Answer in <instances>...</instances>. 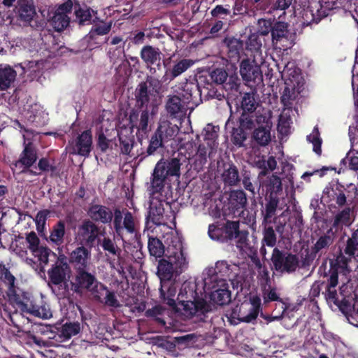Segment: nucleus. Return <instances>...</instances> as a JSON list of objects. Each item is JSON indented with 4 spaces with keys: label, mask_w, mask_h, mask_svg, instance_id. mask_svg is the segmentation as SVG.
Instances as JSON below:
<instances>
[{
    "label": "nucleus",
    "mask_w": 358,
    "mask_h": 358,
    "mask_svg": "<svg viewBox=\"0 0 358 358\" xmlns=\"http://www.w3.org/2000/svg\"><path fill=\"white\" fill-rule=\"evenodd\" d=\"M95 301H97L106 306L112 308L120 307V303L117 299L115 293L110 291L108 287L98 280L88 291Z\"/></svg>",
    "instance_id": "16"
},
{
    "label": "nucleus",
    "mask_w": 358,
    "mask_h": 358,
    "mask_svg": "<svg viewBox=\"0 0 358 358\" xmlns=\"http://www.w3.org/2000/svg\"><path fill=\"white\" fill-rule=\"evenodd\" d=\"M16 76V71L10 66L0 69V90H6L10 87Z\"/></svg>",
    "instance_id": "44"
},
{
    "label": "nucleus",
    "mask_w": 358,
    "mask_h": 358,
    "mask_svg": "<svg viewBox=\"0 0 358 358\" xmlns=\"http://www.w3.org/2000/svg\"><path fill=\"white\" fill-rule=\"evenodd\" d=\"M215 272L220 273L221 276L231 279L236 276L233 274L230 265L226 261L218 262L215 265Z\"/></svg>",
    "instance_id": "63"
},
{
    "label": "nucleus",
    "mask_w": 358,
    "mask_h": 358,
    "mask_svg": "<svg viewBox=\"0 0 358 358\" xmlns=\"http://www.w3.org/2000/svg\"><path fill=\"white\" fill-rule=\"evenodd\" d=\"M240 74L246 84L252 83L258 85L263 80L260 66L254 60L248 58L243 59L240 64Z\"/></svg>",
    "instance_id": "21"
},
{
    "label": "nucleus",
    "mask_w": 358,
    "mask_h": 358,
    "mask_svg": "<svg viewBox=\"0 0 358 358\" xmlns=\"http://www.w3.org/2000/svg\"><path fill=\"white\" fill-rule=\"evenodd\" d=\"M111 24L102 22L101 24H96L92 26L89 32V37L94 38V36H104L110 32Z\"/></svg>",
    "instance_id": "61"
},
{
    "label": "nucleus",
    "mask_w": 358,
    "mask_h": 358,
    "mask_svg": "<svg viewBox=\"0 0 358 358\" xmlns=\"http://www.w3.org/2000/svg\"><path fill=\"white\" fill-rule=\"evenodd\" d=\"M135 106L129 115V124L138 131L146 134L148 131L150 115H155L157 111V105L150 102V92L147 83L141 82L136 88Z\"/></svg>",
    "instance_id": "3"
},
{
    "label": "nucleus",
    "mask_w": 358,
    "mask_h": 358,
    "mask_svg": "<svg viewBox=\"0 0 358 358\" xmlns=\"http://www.w3.org/2000/svg\"><path fill=\"white\" fill-rule=\"evenodd\" d=\"M113 229L118 236L122 237L123 234V214L122 210L115 208L113 211Z\"/></svg>",
    "instance_id": "57"
},
{
    "label": "nucleus",
    "mask_w": 358,
    "mask_h": 358,
    "mask_svg": "<svg viewBox=\"0 0 358 358\" xmlns=\"http://www.w3.org/2000/svg\"><path fill=\"white\" fill-rule=\"evenodd\" d=\"M247 196L243 189L231 192L228 202V208L234 216H241L246 208Z\"/></svg>",
    "instance_id": "25"
},
{
    "label": "nucleus",
    "mask_w": 358,
    "mask_h": 358,
    "mask_svg": "<svg viewBox=\"0 0 358 358\" xmlns=\"http://www.w3.org/2000/svg\"><path fill=\"white\" fill-rule=\"evenodd\" d=\"M17 20L27 26L36 15L32 0H18L15 8Z\"/></svg>",
    "instance_id": "24"
},
{
    "label": "nucleus",
    "mask_w": 358,
    "mask_h": 358,
    "mask_svg": "<svg viewBox=\"0 0 358 358\" xmlns=\"http://www.w3.org/2000/svg\"><path fill=\"white\" fill-rule=\"evenodd\" d=\"M262 242L264 245L273 247L276 243V234L272 226L266 224L264 229Z\"/></svg>",
    "instance_id": "60"
},
{
    "label": "nucleus",
    "mask_w": 358,
    "mask_h": 358,
    "mask_svg": "<svg viewBox=\"0 0 358 358\" xmlns=\"http://www.w3.org/2000/svg\"><path fill=\"white\" fill-rule=\"evenodd\" d=\"M340 169L337 171V173L340 174L341 170L343 171L345 169H350L354 171H358V152H354L350 151L347 153L345 157H344L340 163Z\"/></svg>",
    "instance_id": "43"
},
{
    "label": "nucleus",
    "mask_w": 358,
    "mask_h": 358,
    "mask_svg": "<svg viewBox=\"0 0 358 358\" xmlns=\"http://www.w3.org/2000/svg\"><path fill=\"white\" fill-rule=\"evenodd\" d=\"M66 234V224L64 220H59L53 225L50 231L49 241L56 246L64 243Z\"/></svg>",
    "instance_id": "38"
},
{
    "label": "nucleus",
    "mask_w": 358,
    "mask_h": 358,
    "mask_svg": "<svg viewBox=\"0 0 358 358\" xmlns=\"http://www.w3.org/2000/svg\"><path fill=\"white\" fill-rule=\"evenodd\" d=\"M185 105L182 99L176 95L168 97L166 103V110L172 117H176L180 113H182L185 110Z\"/></svg>",
    "instance_id": "41"
},
{
    "label": "nucleus",
    "mask_w": 358,
    "mask_h": 358,
    "mask_svg": "<svg viewBox=\"0 0 358 358\" xmlns=\"http://www.w3.org/2000/svg\"><path fill=\"white\" fill-rule=\"evenodd\" d=\"M97 280L96 276L87 268L76 270L73 281L71 282V290L78 294L88 292Z\"/></svg>",
    "instance_id": "18"
},
{
    "label": "nucleus",
    "mask_w": 358,
    "mask_h": 358,
    "mask_svg": "<svg viewBox=\"0 0 358 358\" xmlns=\"http://www.w3.org/2000/svg\"><path fill=\"white\" fill-rule=\"evenodd\" d=\"M22 313H27L43 319H49L52 316L49 305L43 300L37 301L29 292H25L13 306Z\"/></svg>",
    "instance_id": "8"
},
{
    "label": "nucleus",
    "mask_w": 358,
    "mask_h": 358,
    "mask_svg": "<svg viewBox=\"0 0 358 358\" xmlns=\"http://www.w3.org/2000/svg\"><path fill=\"white\" fill-rule=\"evenodd\" d=\"M161 55L162 52L159 48L146 45L141 48V58L147 66L150 74L155 75L157 70H162Z\"/></svg>",
    "instance_id": "17"
},
{
    "label": "nucleus",
    "mask_w": 358,
    "mask_h": 358,
    "mask_svg": "<svg viewBox=\"0 0 358 358\" xmlns=\"http://www.w3.org/2000/svg\"><path fill=\"white\" fill-rule=\"evenodd\" d=\"M307 141L313 144V150L318 155L322 153V141L320 137V131L317 127H314L310 134L307 136Z\"/></svg>",
    "instance_id": "56"
},
{
    "label": "nucleus",
    "mask_w": 358,
    "mask_h": 358,
    "mask_svg": "<svg viewBox=\"0 0 358 358\" xmlns=\"http://www.w3.org/2000/svg\"><path fill=\"white\" fill-rule=\"evenodd\" d=\"M203 90L206 92V97L209 99H220L221 93L215 89L212 84L209 83L207 77L199 76L195 83H186L182 88L180 94L184 104H190L192 106H198L201 103V96Z\"/></svg>",
    "instance_id": "6"
},
{
    "label": "nucleus",
    "mask_w": 358,
    "mask_h": 358,
    "mask_svg": "<svg viewBox=\"0 0 358 358\" xmlns=\"http://www.w3.org/2000/svg\"><path fill=\"white\" fill-rule=\"evenodd\" d=\"M228 77V73L224 68H216L209 73L207 79L209 80V83L212 84V86L216 89L215 85H223Z\"/></svg>",
    "instance_id": "51"
},
{
    "label": "nucleus",
    "mask_w": 358,
    "mask_h": 358,
    "mask_svg": "<svg viewBox=\"0 0 358 358\" xmlns=\"http://www.w3.org/2000/svg\"><path fill=\"white\" fill-rule=\"evenodd\" d=\"M92 149V136L90 130H85L70 143L69 152L71 155L88 157Z\"/></svg>",
    "instance_id": "19"
},
{
    "label": "nucleus",
    "mask_w": 358,
    "mask_h": 358,
    "mask_svg": "<svg viewBox=\"0 0 358 358\" xmlns=\"http://www.w3.org/2000/svg\"><path fill=\"white\" fill-rule=\"evenodd\" d=\"M165 312V308L161 306H155L152 308L145 310V316L155 321L161 326H165L166 322L163 318Z\"/></svg>",
    "instance_id": "54"
},
{
    "label": "nucleus",
    "mask_w": 358,
    "mask_h": 358,
    "mask_svg": "<svg viewBox=\"0 0 358 358\" xmlns=\"http://www.w3.org/2000/svg\"><path fill=\"white\" fill-rule=\"evenodd\" d=\"M273 268L280 273H292L299 266V259L296 255L275 248L271 258Z\"/></svg>",
    "instance_id": "10"
},
{
    "label": "nucleus",
    "mask_w": 358,
    "mask_h": 358,
    "mask_svg": "<svg viewBox=\"0 0 358 358\" xmlns=\"http://www.w3.org/2000/svg\"><path fill=\"white\" fill-rule=\"evenodd\" d=\"M261 298L258 295L251 296L249 303H242L238 320L246 323L253 322L261 313Z\"/></svg>",
    "instance_id": "20"
},
{
    "label": "nucleus",
    "mask_w": 358,
    "mask_h": 358,
    "mask_svg": "<svg viewBox=\"0 0 358 358\" xmlns=\"http://www.w3.org/2000/svg\"><path fill=\"white\" fill-rule=\"evenodd\" d=\"M288 27L287 22L275 21L271 33L273 43H281L283 50L290 49L295 44L296 34L290 32Z\"/></svg>",
    "instance_id": "14"
},
{
    "label": "nucleus",
    "mask_w": 358,
    "mask_h": 358,
    "mask_svg": "<svg viewBox=\"0 0 358 358\" xmlns=\"http://www.w3.org/2000/svg\"><path fill=\"white\" fill-rule=\"evenodd\" d=\"M208 234L213 240L222 243L236 241L237 248H243L248 245V231L240 229L239 221L227 220L223 224L218 222L208 226Z\"/></svg>",
    "instance_id": "4"
},
{
    "label": "nucleus",
    "mask_w": 358,
    "mask_h": 358,
    "mask_svg": "<svg viewBox=\"0 0 358 358\" xmlns=\"http://www.w3.org/2000/svg\"><path fill=\"white\" fill-rule=\"evenodd\" d=\"M337 308L341 312L343 316L345 317L350 324H354L352 320H355V317L358 314V312H355L354 306L344 299L340 303L337 301ZM355 321L357 320H355ZM356 326H357V324H356Z\"/></svg>",
    "instance_id": "49"
},
{
    "label": "nucleus",
    "mask_w": 358,
    "mask_h": 358,
    "mask_svg": "<svg viewBox=\"0 0 358 358\" xmlns=\"http://www.w3.org/2000/svg\"><path fill=\"white\" fill-rule=\"evenodd\" d=\"M228 56L229 58L238 59L241 52L243 50V42L235 38H232L227 41Z\"/></svg>",
    "instance_id": "55"
},
{
    "label": "nucleus",
    "mask_w": 358,
    "mask_h": 358,
    "mask_svg": "<svg viewBox=\"0 0 358 358\" xmlns=\"http://www.w3.org/2000/svg\"><path fill=\"white\" fill-rule=\"evenodd\" d=\"M337 190L338 191L337 204L343 206L346 203L347 199L352 201L355 197L357 189L355 185L352 182L343 184L337 180Z\"/></svg>",
    "instance_id": "33"
},
{
    "label": "nucleus",
    "mask_w": 358,
    "mask_h": 358,
    "mask_svg": "<svg viewBox=\"0 0 358 358\" xmlns=\"http://www.w3.org/2000/svg\"><path fill=\"white\" fill-rule=\"evenodd\" d=\"M240 177L241 171L234 163L228 164L224 166L221 178L224 185L229 187L240 185Z\"/></svg>",
    "instance_id": "31"
},
{
    "label": "nucleus",
    "mask_w": 358,
    "mask_h": 358,
    "mask_svg": "<svg viewBox=\"0 0 358 358\" xmlns=\"http://www.w3.org/2000/svg\"><path fill=\"white\" fill-rule=\"evenodd\" d=\"M163 131L162 128H157L150 139L149 145L146 150L147 155H152L159 148L164 147Z\"/></svg>",
    "instance_id": "46"
},
{
    "label": "nucleus",
    "mask_w": 358,
    "mask_h": 358,
    "mask_svg": "<svg viewBox=\"0 0 358 358\" xmlns=\"http://www.w3.org/2000/svg\"><path fill=\"white\" fill-rule=\"evenodd\" d=\"M35 252H32L31 253L35 257L38 258L39 262L40 270L41 271H44V267L48 265L49 262L50 256H53L57 259L58 255L52 251L49 248L46 246L41 245V247L36 250Z\"/></svg>",
    "instance_id": "42"
},
{
    "label": "nucleus",
    "mask_w": 358,
    "mask_h": 358,
    "mask_svg": "<svg viewBox=\"0 0 358 358\" xmlns=\"http://www.w3.org/2000/svg\"><path fill=\"white\" fill-rule=\"evenodd\" d=\"M38 159L37 151L31 143L24 145V149L19 156V159L12 164L13 167L19 170V173H29L31 176H38L31 168Z\"/></svg>",
    "instance_id": "13"
},
{
    "label": "nucleus",
    "mask_w": 358,
    "mask_h": 358,
    "mask_svg": "<svg viewBox=\"0 0 358 358\" xmlns=\"http://www.w3.org/2000/svg\"><path fill=\"white\" fill-rule=\"evenodd\" d=\"M194 64L190 59H182L176 62L171 68L167 69L163 76L164 82H170L185 72Z\"/></svg>",
    "instance_id": "30"
},
{
    "label": "nucleus",
    "mask_w": 358,
    "mask_h": 358,
    "mask_svg": "<svg viewBox=\"0 0 358 358\" xmlns=\"http://www.w3.org/2000/svg\"><path fill=\"white\" fill-rule=\"evenodd\" d=\"M260 186L262 187V192H265L264 196L278 197L282 192L281 178L274 173L264 180Z\"/></svg>",
    "instance_id": "27"
},
{
    "label": "nucleus",
    "mask_w": 358,
    "mask_h": 358,
    "mask_svg": "<svg viewBox=\"0 0 358 358\" xmlns=\"http://www.w3.org/2000/svg\"><path fill=\"white\" fill-rule=\"evenodd\" d=\"M356 247L352 238H348L347 245L345 248V253L348 255V257L343 256L341 253L337 255V275L338 273L343 272L344 275L350 273L351 269L348 268V262L354 257Z\"/></svg>",
    "instance_id": "28"
},
{
    "label": "nucleus",
    "mask_w": 358,
    "mask_h": 358,
    "mask_svg": "<svg viewBox=\"0 0 358 358\" xmlns=\"http://www.w3.org/2000/svg\"><path fill=\"white\" fill-rule=\"evenodd\" d=\"M157 163H162L164 166V174L166 176H180L181 163L179 159L173 157L169 160H159Z\"/></svg>",
    "instance_id": "45"
},
{
    "label": "nucleus",
    "mask_w": 358,
    "mask_h": 358,
    "mask_svg": "<svg viewBox=\"0 0 358 358\" xmlns=\"http://www.w3.org/2000/svg\"><path fill=\"white\" fill-rule=\"evenodd\" d=\"M108 129H103L102 126L96 127L95 133L96 141V148L101 153H106L107 150L113 149V140L108 138Z\"/></svg>",
    "instance_id": "37"
},
{
    "label": "nucleus",
    "mask_w": 358,
    "mask_h": 358,
    "mask_svg": "<svg viewBox=\"0 0 358 358\" xmlns=\"http://www.w3.org/2000/svg\"><path fill=\"white\" fill-rule=\"evenodd\" d=\"M148 249L152 260L155 262L164 259L166 256V249L162 241L157 237L148 236Z\"/></svg>",
    "instance_id": "34"
},
{
    "label": "nucleus",
    "mask_w": 358,
    "mask_h": 358,
    "mask_svg": "<svg viewBox=\"0 0 358 358\" xmlns=\"http://www.w3.org/2000/svg\"><path fill=\"white\" fill-rule=\"evenodd\" d=\"M91 250L92 248L78 245L70 252L69 262L73 265L75 270L87 268L91 258Z\"/></svg>",
    "instance_id": "23"
},
{
    "label": "nucleus",
    "mask_w": 358,
    "mask_h": 358,
    "mask_svg": "<svg viewBox=\"0 0 358 358\" xmlns=\"http://www.w3.org/2000/svg\"><path fill=\"white\" fill-rule=\"evenodd\" d=\"M335 184L333 182L324 188L321 197V201L324 205L328 206L331 210L332 208H336V190L334 189Z\"/></svg>",
    "instance_id": "50"
},
{
    "label": "nucleus",
    "mask_w": 358,
    "mask_h": 358,
    "mask_svg": "<svg viewBox=\"0 0 358 358\" xmlns=\"http://www.w3.org/2000/svg\"><path fill=\"white\" fill-rule=\"evenodd\" d=\"M164 166L157 163L152 173L150 190L152 194H162L167 176L164 174Z\"/></svg>",
    "instance_id": "29"
},
{
    "label": "nucleus",
    "mask_w": 358,
    "mask_h": 358,
    "mask_svg": "<svg viewBox=\"0 0 358 358\" xmlns=\"http://www.w3.org/2000/svg\"><path fill=\"white\" fill-rule=\"evenodd\" d=\"M38 168L41 172H50V176H57L59 174L58 169L55 160L48 157H41L38 162Z\"/></svg>",
    "instance_id": "53"
},
{
    "label": "nucleus",
    "mask_w": 358,
    "mask_h": 358,
    "mask_svg": "<svg viewBox=\"0 0 358 358\" xmlns=\"http://www.w3.org/2000/svg\"><path fill=\"white\" fill-rule=\"evenodd\" d=\"M318 3L320 8L317 9L316 13H314L312 6L299 10L303 25L317 24L322 19L334 14L336 0H320Z\"/></svg>",
    "instance_id": "11"
},
{
    "label": "nucleus",
    "mask_w": 358,
    "mask_h": 358,
    "mask_svg": "<svg viewBox=\"0 0 358 358\" xmlns=\"http://www.w3.org/2000/svg\"><path fill=\"white\" fill-rule=\"evenodd\" d=\"M134 129L131 126L130 129H124L117 132L120 150L123 155H129L134 147L135 143L134 136L132 134Z\"/></svg>",
    "instance_id": "36"
},
{
    "label": "nucleus",
    "mask_w": 358,
    "mask_h": 358,
    "mask_svg": "<svg viewBox=\"0 0 358 358\" xmlns=\"http://www.w3.org/2000/svg\"><path fill=\"white\" fill-rule=\"evenodd\" d=\"M357 96L358 97V87L357 89ZM356 110V122L355 126L349 127V137L352 146L358 147V99L355 101Z\"/></svg>",
    "instance_id": "62"
},
{
    "label": "nucleus",
    "mask_w": 358,
    "mask_h": 358,
    "mask_svg": "<svg viewBox=\"0 0 358 358\" xmlns=\"http://www.w3.org/2000/svg\"><path fill=\"white\" fill-rule=\"evenodd\" d=\"M101 234L100 227L90 219H85L78 225L75 239L78 245L93 248Z\"/></svg>",
    "instance_id": "12"
},
{
    "label": "nucleus",
    "mask_w": 358,
    "mask_h": 358,
    "mask_svg": "<svg viewBox=\"0 0 358 358\" xmlns=\"http://www.w3.org/2000/svg\"><path fill=\"white\" fill-rule=\"evenodd\" d=\"M257 102L253 93H245L241 101V114L246 115L252 122H255L254 112L257 108Z\"/></svg>",
    "instance_id": "40"
},
{
    "label": "nucleus",
    "mask_w": 358,
    "mask_h": 358,
    "mask_svg": "<svg viewBox=\"0 0 358 358\" xmlns=\"http://www.w3.org/2000/svg\"><path fill=\"white\" fill-rule=\"evenodd\" d=\"M330 274L329 283L326 285L325 291L323 292L327 303L331 306L336 305V262L334 259H329Z\"/></svg>",
    "instance_id": "32"
},
{
    "label": "nucleus",
    "mask_w": 358,
    "mask_h": 358,
    "mask_svg": "<svg viewBox=\"0 0 358 358\" xmlns=\"http://www.w3.org/2000/svg\"><path fill=\"white\" fill-rule=\"evenodd\" d=\"M262 297L265 303L270 301H281V299L276 292V288L272 287L270 285L268 288L265 287L262 290Z\"/></svg>",
    "instance_id": "64"
},
{
    "label": "nucleus",
    "mask_w": 358,
    "mask_h": 358,
    "mask_svg": "<svg viewBox=\"0 0 358 358\" xmlns=\"http://www.w3.org/2000/svg\"><path fill=\"white\" fill-rule=\"evenodd\" d=\"M87 215L90 220L94 223L99 222L103 224L112 222L113 214L112 210L104 205L92 204L90 206Z\"/></svg>",
    "instance_id": "26"
},
{
    "label": "nucleus",
    "mask_w": 358,
    "mask_h": 358,
    "mask_svg": "<svg viewBox=\"0 0 358 358\" xmlns=\"http://www.w3.org/2000/svg\"><path fill=\"white\" fill-rule=\"evenodd\" d=\"M71 19L68 15H63L57 11L51 19V24L55 31H62L69 25Z\"/></svg>",
    "instance_id": "52"
},
{
    "label": "nucleus",
    "mask_w": 358,
    "mask_h": 358,
    "mask_svg": "<svg viewBox=\"0 0 358 358\" xmlns=\"http://www.w3.org/2000/svg\"><path fill=\"white\" fill-rule=\"evenodd\" d=\"M243 185L244 189L255 196L256 194L255 185L252 182V173L251 170L243 166L241 170L240 184Z\"/></svg>",
    "instance_id": "48"
},
{
    "label": "nucleus",
    "mask_w": 358,
    "mask_h": 358,
    "mask_svg": "<svg viewBox=\"0 0 358 358\" xmlns=\"http://www.w3.org/2000/svg\"><path fill=\"white\" fill-rule=\"evenodd\" d=\"M226 127H231V143L237 148H242L245 145V142L248 138V131L255 127V123L246 115H241L236 119L233 114H231L226 123Z\"/></svg>",
    "instance_id": "7"
},
{
    "label": "nucleus",
    "mask_w": 358,
    "mask_h": 358,
    "mask_svg": "<svg viewBox=\"0 0 358 358\" xmlns=\"http://www.w3.org/2000/svg\"><path fill=\"white\" fill-rule=\"evenodd\" d=\"M178 304L182 307L181 317L193 322H204L213 312V305L199 296L195 282H185L178 294Z\"/></svg>",
    "instance_id": "1"
},
{
    "label": "nucleus",
    "mask_w": 358,
    "mask_h": 358,
    "mask_svg": "<svg viewBox=\"0 0 358 358\" xmlns=\"http://www.w3.org/2000/svg\"><path fill=\"white\" fill-rule=\"evenodd\" d=\"M17 279L3 261H0V296L6 295L14 306L25 292L16 285Z\"/></svg>",
    "instance_id": "9"
},
{
    "label": "nucleus",
    "mask_w": 358,
    "mask_h": 358,
    "mask_svg": "<svg viewBox=\"0 0 358 358\" xmlns=\"http://www.w3.org/2000/svg\"><path fill=\"white\" fill-rule=\"evenodd\" d=\"M92 13H94L92 8L86 5L82 6L79 1H76L74 8L75 18L73 22L78 23L80 26L90 24L92 18Z\"/></svg>",
    "instance_id": "35"
},
{
    "label": "nucleus",
    "mask_w": 358,
    "mask_h": 358,
    "mask_svg": "<svg viewBox=\"0 0 358 358\" xmlns=\"http://www.w3.org/2000/svg\"><path fill=\"white\" fill-rule=\"evenodd\" d=\"M210 19L222 20L229 22L230 17H231V12L230 6L226 5H216L210 10Z\"/></svg>",
    "instance_id": "47"
},
{
    "label": "nucleus",
    "mask_w": 358,
    "mask_h": 358,
    "mask_svg": "<svg viewBox=\"0 0 358 358\" xmlns=\"http://www.w3.org/2000/svg\"><path fill=\"white\" fill-rule=\"evenodd\" d=\"M257 200L261 206L260 211L263 217V224H271L280 203L279 197L259 196Z\"/></svg>",
    "instance_id": "22"
},
{
    "label": "nucleus",
    "mask_w": 358,
    "mask_h": 358,
    "mask_svg": "<svg viewBox=\"0 0 358 358\" xmlns=\"http://www.w3.org/2000/svg\"><path fill=\"white\" fill-rule=\"evenodd\" d=\"M80 327L78 322L66 323L62 327L61 334L66 338L69 339L73 336L80 332Z\"/></svg>",
    "instance_id": "59"
},
{
    "label": "nucleus",
    "mask_w": 358,
    "mask_h": 358,
    "mask_svg": "<svg viewBox=\"0 0 358 358\" xmlns=\"http://www.w3.org/2000/svg\"><path fill=\"white\" fill-rule=\"evenodd\" d=\"M255 127L252 134V140L260 146H266L271 141L272 123L266 117L260 115L255 119Z\"/></svg>",
    "instance_id": "15"
},
{
    "label": "nucleus",
    "mask_w": 358,
    "mask_h": 358,
    "mask_svg": "<svg viewBox=\"0 0 358 358\" xmlns=\"http://www.w3.org/2000/svg\"><path fill=\"white\" fill-rule=\"evenodd\" d=\"M210 302L213 306V311L215 309V305L223 306L227 305L231 300V292L228 288H219L210 294Z\"/></svg>",
    "instance_id": "39"
},
{
    "label": "nucleus",
    "mask_w": 358,
    "mask_h": 358,
    "mask_svg": "<svg viewBox=\"0 0 358 358\" xmlns=\"http://www.w3.org/2000/svg\"><path fill=\"white\" fill-rule=\"evenodd\" d=\"M71 273V268L67 257L64 254L59 255L55 262L48 271V287L57 296L64 297L69 293Z\"/></svg>",
    "instance_id": "5"
},
{
    "label": "nucleus",
    "mask_w": 358,
    "mask_h": 358,
    "mask_svg": "<svg viewBox=\"0 0 358 358\" xmlns=\"http://www.w3.org/2000/svg\"><path fill=\"white\" fill-rule=\"evenodd\" d=\"M352 210L350 207L345 208L341 212L337 213V233L340 225L350 227L353 220L351 217Z\"/></svg>",
    "instance_id": "58"
},
{
    "label": "nucleus",
    "mask_w": 358,
    "mask_h": 358,
    "mask_svg": "<svg viewBox=\"0 0 358 358\" xmlns=\"http://www.w3.org/2000/svg\"><path fill=\"white\" fill-rule=\"evenodd\" d=\"M167 259H161L158 261L157 275L160 279V292L164 294V288L166 283L174 280L187 267L188 262L184 253L182 243L177 241L176 243L169 245L166 248Z\"/></svg>",
    "instance_id": "2"
}]
</instances>
